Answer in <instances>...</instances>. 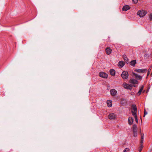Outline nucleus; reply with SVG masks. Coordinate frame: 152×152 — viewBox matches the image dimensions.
<instances>
[{"mask_svg":"<svg viewBox=\"0 0 152 152\" xmlns=\"http://www.w3.org/2000/svg\"><path fill=\"white\" fill-rule=\"evenodd\" d=\"M122 86L125 88L130 90H131L132 89L133 86L135 87H136V86L135 85L132 86L131 84H128L125 82L124 83H123Z\"/></svg>","mask_w":152,"mask_h":152,"instance_id":"1","label":"nucleus"},{"mask_svg":"<svg viewBox=\"0 0 152 152\" xmlns=\"http://www.w3.org/2000/svg\"><path fill=\"white\" fill-rule=\"evenodd\" d=\"M147 13L146 11L143 10H139L137 12V14L139 15L140 17H142L144 16Z\"/></svg>","mask_w":152,"mask_h":152,"instance_id":"2","label":"nucleus"},{"mask_svg":"<svg viewBox=\"0 0 152 152\" xmlns=\"http://www.w3.org/2000/svg\"><path fill=\"white\" fill-rule=\"evenodd\" d=\"M121 75L122 78L125 80L128 78L129 76V74L128 72L124 71L122 72Z\"/></svg>","mask_w":152,"mask_h":152,"instance_id":"3","label":"nucleus"},{"mask_svg":"<svg viewBox=\"0 0 152 152\" xmlns=\"http://www.w3.org/2000/svg\"><path fill=\"white\" fill-rule=\"evenodd\" d=\"M99 75L100 77L104 78H107L108 77L107 74L103 72L99 73Z\"/></svg>","mask_w":152,"mask_h":152,"instance_id":"4","label":"nucleus"},{"mask_svg":"<svg viewBox=\"0 0 152 152\" xmlns=\"http://www.w3.org/2000/svg\"><path fill=\"white\" fill-rule=\"evenodd\" d=\"M147 70L146 69H136L135 71L138 73H146Z\"/></svg>","mask_w":152,"mask_h":152,"instance_id":"5","label":"nucleus"},{"mask_svg":"<svg viewBox=\"0 0 152 152\" xmlns=\"http://www.w3.org/2000/svg\"><path fill=\"white\" fill-rule=\"evenodd\" d=\"M129 82L130 83L133 84H138V82L137 80L132 78H131Z\"/></svg>","mask_w":152,"mask_h":152,"instance_id":"6","label":"nucleus"},{"mask_svg":"<svg viewBox=\"0 0 152 152\" xmlns=\"http://www.w3.org/2000/svg\"><path fill=\"white\" fill-rule=\"evenodd\" d=\"M108 118L110 120L114 119L116 118V115L114 113H111L108 115Z\"/></svg>","mask_w":152,"mask_h":152,"instance_id":"7","label":"nucleus"},{"mask_svg":"<svg viewBox=\"0 0 152 152\" xmlns=\"http://www.w3.org/2000/svg\"><path fill=\"white\" fill-rule=\"evenodd\" d=\"M110 94L112 96H115L117 93V91L114 89H112L110 90Z\"/></svg>","mask_w":152,"mask_h":152,"instance_id":"8","label":"nucleus"},{"mask_svg":"<svg viewBox=\"0 0 152 152\" xmlns=\"http://www.w3.org/2000/svg\"><path fill=\"white\" fill-rule=\"evenodd\" d=\"M112 49L110 47L107 48L105 49V51L107 55L110 54L112 52Z\"/></svg>","mask_w":152,"mask_h":152,"instance_id":"9","label":"nucleus"},{"mask_svg":"<svg viewBox=\"0 0 152 152\" xmlns=\"http://www.w3.org/2000/svg\"><path fill=\"white\" fill-rule=\"evenodd\" d=\"M134 119L132 117H129L128 120V123L129 125H131L133 124Z\"/></svg>","mask_w":152,"mask_h":152,"instance_id":"10","label":"nucleus"},{"mask_svg":"<svg viewBox=\"0 0 152 152\" xmlns=\"http://www.w3.org/2000/svg\"><path fill=\"white\" fill-rule=\"evenodd\" d=\"M133 76H135V77L137 80H141L142 78V76L138 75L135 73L133 72Z\"/></svg>","mask_w":152,"mask_h":152,"instance_id":"11","label":"nucleus"},{"mask_svg":"<svg viewBox=\"0 0 152 152\" xmlns=\"http://www.w3.org/2000/svg\"><path fill=\"white\" fill-rule=\"evenodd\" d=\"M130 9L129 6L128 5H126L124 6L122 8V10L124 11H126Z\"/></svg>","mask_w":152,"mask_h":152,"instance_id":"12","label":"nucleus"},{"mask_svg":"<svg viewBox=\"0 0 152 152\" xmlns=\"http://www.w3.org/2000/svg\"><path fill=\"white\" fill-rule=\"evenodd\" d=\"M125 64V62L123 61H121L119 62L118 66L121 68Z\"/></svg>","mask_w":152,"mask_h":152,"instance_id":"13","label":"nucleus"},{"mask_svg":"<svg viewBox=\"0 0 152 152\" xmlns=\"http://www.w3.org/2000/svg\"><path fill=\"white\" fill-rule=\"evenodd\" d=\"M132 115H133V116L135 118V121H136V122L137 123H138V119H137V116L136 113L135 112H133V111H132Z\"/></svg>","mask_w":152,"mask_h":152,"instance_id":"14","label":"nucleus"},{"mask_svg":"<svg viewBox=\"0 0 152 152\" xmlns=\"http://www.w3.org/2000/svg\"><path fill=\"white\" fill-rule=\"evenodd\" d=\"M144 86H142L140 87V90L138 91V92L137 93V95L138 96H139L141 94V92H142Z\"/></svg>","mask_w":152,"mask_h":152,"instance_id":"15","label":"nucleus"},{"mask_svg":"<svg viewBox=\"0 0 152 152\" xmlns=\"http://www.w3.org/2000/svg\"><path fill=\"white\" fill-rule=\"evenodd\" d=\"M130 65L133 66H134L135 64L136 63V60H133L132 61L130 62Z\"/></svg>","mask_w":152,"mask_h":152,"instance_id":"16","label":"nucleus"},{"mask_svg":"<svg viewBox=\"0 0 152 152\" xmlns=\"http://www.w3.org/2000/svg\"><path fill=\"white\" fill-rule=\"evenodd\" d=\"M110 74L112 76H114L115 75V71L113 69H111L110 71Z\"/></svg>","mask_w":152,"mask_h":152,"instance_id":"17","label":"nucleus"},{"mask_svg":"<svg viewBox=\"0 0 152 152\" xmlns=\"http://www.w3.org/2000/svg\"><path fill=\"white\" fill-rule=\"evenodd\" d=\"M133 132L137 131V127L136 125L134 124L133 126Z\"/></svg>","mask_w":152,"mask_h":152,"instance_id":"18","label":"nucleus"},{"mask_svg":"<svg viewBox=\"0 0 152 152\" xmlns=\"http://www.w3.org/2000/svg\"><path fill=\"white\" fill-rule=\"evenodd\" d=\"M133 110L134 111H132L133 112H135L136 113L137 111V108L136 105H133Z\"/></svg>","mask_w":152,"mask_h":152,"instance_id":"19","label":"nucleus"},{"mask_svg":"<svg viewBox=\"0 0 152 152\" xmlns=\"http://www.w3.org/2000/svg\"><path fill=\"white\" fill-rule=\"evenodd\" d=\"M107 104L108 106L109 107L112 106V104L111 102V101H107Z\"/></svg>","mask_w":152,"mask_h":152,"instance_id":"20","label":"nucleus"},{"mask_svg":"<svg viewBox=\"0 0 152 152\" xmlns=\"http://www.w3.org/2000/svg\"><path fill=\"white\" fill-rule=\"evenodd\" d=\"M144 134H143L142 135L141 137V140L140 141V143H141V144H142V143L143 142V140H144V137H143Z\"/></svg>","mask_w":152,"mask_h":152,"instance_id":"21","label":"nucleus"},{"mask_svg":"<svg viewBox=\"0 0 152 152\" xmlns=\"http://www.w3.org/2000/svg\"><path fill=\"white\" fill-rule=\"evenodd\" d=\"M123 58L124 59V60L126 61H128V59L126 57V55H124L123 56Z\"/></svg>","mask_w":152,"mask_h":152,"instance_id":"22","label":"nucleus"},{"mask_svg":"<svg viewBox=\"0 0 152 152\" xmlns=\"http://www.w3.org/2000/svg\"><path fill=\"white\" fill-rule=\"evenodd\" d=\"M143 146L142 144H141L139 148V152H141L142 151V149Z\"/></svg>","mask_w":152,"mask_h":152,"instance_id":"23","label":"nucleus"},{"mask_svg":"<svg viewBox=\"0 0 152 152\" xmlns=\"http://www.w3.org/2000/svg\"><path fill=\"white\" fill-rule=\"evenodd\" d=\"M129 149L128 148H126L124 150L123 152H129Z\"/></svg>","mask_w":152,"mask_h":152,"instance_id":"24","label":"nucleus"},{"mask_svg":"<svg viewBox=\"0 0 152 152\" xmlns=\"http://www.w3.org/2000/svg\"><path fill=\"white\" fill-rule=\"evenodd\" d=\"M149 57V55L147 54H145L144 55V58H145L146 59L148 58Z\"/></svg>","mask_w":152,"mask_h":152,"instance_id":"25","label":"nucleus"},{"mask_svg":"<svg viewBox=\"0 0 152 152\" xmlns=\"http://www.w3.org/2000/svg\"><path fill=\"white\" fill-rule=\"evenodd\" d=\"M134 136V137H136L137 136V131L133 132Z\"/></svg>","mask_w":152,"mask_h":152,"instance_id":"26","label":"nucleus"},{"mask_svg":"<svg viewBox=\"0 0 152 152\" xmlns=\"http://www.w3.org/2000/svg\"><path fill=\"white\" fill-rule=\"evenodd\" d=\"M138 0H132L133 2L135 4H136L138 2Z\"/></svg>","mask_w":152,"mask_h":152,"instance_id":"27","label":"nucleus"},{"mask_svg":"<svg viewBox=\"0 0 152 152\" xmlns=\"http://www.w3.org/2000/svg\"><path fill=\"white\" fill-rule=\"evenodd\" d=\"M147 114V112L146 111L145 109L144 110V117H145V115Z\"/></svg>","mask_w":152,"mask_h":152,"instance_id":"28","label":"nucleus"},{"mask_svg":"<svg viewBox=\"0 0 152 152\" xmlns=\"http://www.w3.org/2000/svg\"><path fill=\"white\" fill-rule=\"evenodd\" d=\"M149 18L151 20H152V15L151 14L149 16Z\"/></svg>","mask_w":152,"mask_h":152,"instance_id":"29","label":"nucleus"},{"mask_svg":"<svg viewBox=\"0 0 152 152\" xmlns=\"http://www.w3.org/2000/svg\"><path fill=\"white\" fill-rule=\"evenodd\" d=\"M152 66H151L149 69H148V71H149V72H150L151 69V68H152Z\"/></svg>","mask_w":152,"mask_h":152,"instance_id":"30","label":"nucleus"},{"mask_svg":"<svg viewBox=\"0 0 152 152\" xmlns=\"http://www.w3.org/2000/svg\"><path fill=\"white\" fill-rule=\"evenodd\" d=\"M150 72L149 71H148V73H147V76H148L150 74Z\"/></svg>","mask_w":152,"mask_h":152,"instance_id":"31","label":"nucleus"},{"mask_svg":"<svg viewBox=\"0 0 152 152\" xmlns=\"http://www.w3.org/2000/svg\"><path fill=\"white\" fill-rule=\"evenodd\" d=\"M145 91H143V92H144Z\"/></svg>","mask_w":152,"mask_h":152,"instance_id":"32","label":"nucleus"}]
</instances>
